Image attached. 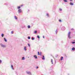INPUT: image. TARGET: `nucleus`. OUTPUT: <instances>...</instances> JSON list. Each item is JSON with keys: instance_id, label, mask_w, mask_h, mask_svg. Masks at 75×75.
Instances as JSON below:
<instances>
[{"instance_id": "f03ea898", "label": "nucleus", "mask_w": 75, "mask_h": 75, "mask_svg": "<svg viewBox=\"0 0 75 75\" xmlns=\"http://www.w3.org/2000/svg\"><path fill=\"white\" fill-rule=\"evenodd\" d=\"M70 34H71V32H69V33H68V37L70 39L71 38L70 36Z\"/></svg>"}, {"instance_id": "58836bf2", "label": "nucleus", "mask_w": 75, "mask_h": 75, "mask_svg": "<svg viewBox=\"0 0 75 75\" xmlns=\"http://www.w3.org/2000/svg\"><path fill=\"white\" fill-rule=\"evenodd\" d=\"M75 1V0H74Z\"/></svg>"}, {"instance_id": "9d476101", "label": "nucleus", "mask_w": 75, "mask_h": 75, "mask_svg": "<svg viewBox=\"0 0 75 75\" xmlns=\"http://www.w3.org/2000/svg\"><path fill=\"white\" fill-rule=\"evenodd\" d=\"M14 18L16 20H17V17L16 16H14Z\"/></svg>"}, {"instance_id": "f257e3e1", "label": "nucleus", "mask_w": 75, "mask_h": 75, "mask_svg": "<svg viewBox=\"0 0 75 75\" xmlns=\"http://www.w3.org/2000/svg\"><path fill=\"white\" fill-rule=\"evenodd\" d=\"M0 46H1V47H2V48H6V46L5 45L2 44H0Z\"/></svg>"}, {"instance_id": "4468645a", "label": "nucleus", "mask_w": 75, "mask_h": 75, "mask_svg": "<svg viewBox=\"0 0 75 75\" xmlns=\"http://www.w3.org/2000/svg\"><path fill=\"white\" fill-rule=\"evenodd\" d=\"M63 58H64V57H61L60 59L62 61L63 59Z\"/></svg>"}, {"instance_id": "4c0bfd02", "label": "nucleus", "mask_w": 75, "mask_h": 75, "mask_svg": "<svg viewBox=\"0 0 75 75\" xmlns=\"http://www.w3.org/2000/svg\"><path fill=\"white\" fill-rule=\"evenodd\" d=\"M40 54H41V52H40Z\"/></svg>"}, {"instance_id": "2f4dec72", "label": "nucleus", "mask_w": 75, "mask_h": 75, "mask_svg": "<svg viewBox=\"0 0 75 75\" xmlns=\"http://www.w3.org/2000/svg\"><path fill=\"white\" fill-rule=\"evenodd\" d=\"M23 5H21V7H23Z\"/></svg>"}, {"instance_id": "1a4fd4ad", "label": "nucleus", "mask_w": 75, "mask_h": 75, "mask_svg": "<svg viewBox=\"0 0 75 75\" xmlns=\"http://www.w3.org/2000/svg\"><path fill=\"white\" fill-rule=\"evenodd\" d=\"M70 5H71V6H73L74 5V4H73V3H70Z\"/></svg>"}, {"instance_id": "9b49d317", "label": "nucleus", "mask_w": 75, "mask_h": 75, "mask_svg": "<svg viewBox=\"0 0 75 75\" xmlns=\"http://www.w3.org/2000/svg\"><path fill=\"white\" fill-rule=\"evenodd\" d=\"M75 50V47H73L72 49V51H74Z\"/></svg>"}, {"instance_id": "4be33fe9", "label": "nucleus", "mask_w": 75, "mask_h": 75, "mask_svg": "<svg viewBox=\"0 0 75 75\" xmlns=\"http://www.w3.org/2000/svg\"><path fill=\"white\" fill-rule=\"evenodd\" d=\"M71 43H72V44H74L75 43V42H71Z\"/></svg>"}, {"instance_id": "6ab92c4d", "label": "nucleus", "mask_w": 75, "mask_h": 75, "mask_svg": "<svg viewBox=\"0 0 75 75\" xmlns=\"http://www.w3.org/2000/svg\"><path fill=\"white\" fill-rule=\"evenodd\" d=\"M37 38H38L39 39H40V36H39L38 35L37 36Z\"/></svg>"}, {"instance_id": "6e6552de", "label": "nucleus", "mask_w": 75, "mask_h": 75, "mask_svg": "<svg viewBox=\"0 0 75 75\" xmlns=\"http://www.w3.org/2000/svg\"><path fill=\"white\" fill-rule=\"evenodd\" d=\"M11 67L13 70H14V68H13V65H11Z\"/></svg>"}, {"instance_id": "a878e982", "label": "nucleus", "mask_w": 75, "mask_h": 75, "mask_svg": "<svg viewBox=\"0 0 75 75\" xmlns=\"http://www.w3.org/2000/svg\"><path fill=\"white\" fill-rule=\"evenodd\" d=\"M56 34H57V29L55 31Z\"/></svg>"}, {"instance_id": "c9c22d12", "label": "nucleus", "mask_w": 75, "mask_h": 75, "mask_svg": "<svg viewBox=\"0 0 75 75\" xmlns=\"http://www.w3.org/2000/svg\"><path fill=\"white\" fill-rule=\"evenodd\" d=\"M43 37L44 38L45 37H44V36H43Z\"/></svg>"}, {"instance_id": "c85d7f7f", "label": "nucleus", "mask_w": 75, "mask_h": 75, "mask_svg": "<svg viewBox=\"0 0 75 75\" xmlns=\"http://www.w3.org/2000/svg\"><path fill=\"white\" fill-rule=\"evenodd\" d=\"M60 11H62V9L61 8L59 9Z\"/></svg>"}, {"instance_id": "f3484780", "label": "nucleus", "mask_w": 75, "mask_h": 75, "mask_svg": "<svg viewBox=\"0 0 75 75\" xmlns=\"http://www.w3.org/2000/svg\"><path fill=\"white\" fill-rule=\"evenodd\" d=\"M63 1H64V2H68V1H67V0H63Z\"/></svg>"}, {"instance_id": "bb28decb", "label": "nucleus", "mask_w": 75, "mask_h": 75, "mask_svg": "<svg viewBox=\"0 0 75 75\" xmlns=\"http://www.w3.org/2000/svg\"><path fill=\"white\" fill-rule=\"evenodd\" d=\"M46 15L47 16V17H49V16L48 15V14L47 13L46 14Z\"/></svg>"}, {"instance_id": "ddd939ff", "label": "nucleus", "mask_w": 75, "mask_h": 75, "mask_svg": "<svg viewBox=\"0 0 75 75\" xmlns=\"http://www.w3.org/2000/svg\"><path fill=\"white\" fill-rule=\"evenodd\" d=\"M22 60H24L25 59V58H24V57H23L22 58Z\"/></svg>"}, {"instance_id": "5701e85b", "label": "nucleus", "mask_w": 75, "mask_h": 75, "mask_svg": "<svg viewBox=\"0 0 75 75\" xmlns=\"http://www.w3.org/2000/svg\"><path fill=\"white\" fill-rule=\"evenodd\" d=\"M37 33V30H35V34H36V33Z\"/></svg>"}, {"instance_id": "7ed1b4c3", "label": "nucleus", "mask_w": 75, "mask_h": 75, "mask_svg": "<svg viewBox=\"0 0 75 75\" xmlns=\"http://www.w3.org/2000/svg\"><path fill=\"white\" fill-rule=\"evenodd\" d=\"M26 72L28 74L31 75V72H30V71H26Z\"/></svg>"}, {"instance_id": "423d86ee", "label": "nucleus", "mask_w": 75, "mask_h": 75, "mask_svg": "<svg viewBox=\"0 0 75 75\" xmlns=\"http://www.w3.org/2000/svg\"><path fill=\"white\" fill-rule=\"evenodd\" d=\"M34 58H35V59H37L38 58L37 56L36 55H34Z\"/></svg>"}, {"instance_id": "f8f14e48", "label": "nucleus", "mask_w": 75, "mask_h": 75, "mask_svg": "<svg viewBox=\"0 0 75 75\" xmlns=\"http://www.w3.org/2000/svg\"><path fill=\"white\" fill-rule=\"evenodd\" d=\"M42 59H44V60H45V58L44 57V56H43V57L42 58Z\"/></svg>"}, {"instance_id": "f704fd0d", "label": "nucleus", "mask_w": 75, "mask_h": 75, "mask_svg": "<svg viewBox=\"0 0 75 75\" xmlns=\"http://www.w3.org/2000/svg\"><path fill=\"white\" fill-rule=\"evenodd\" d=\"M1 60H0V63H1Z\"/></svg>"}, {"instance_id": "b1692460", "label": "nucleus", "mask_w": 75, "mask_h": 75, "mask_svg": "<svg viewBox=\"0 0 75 75\" xmlns=\"http://www.w3.org/2000/svg\"><path fill=\"white\" fill-rule=\"evenodd\" d=\"M21 7H20V6H18V9H19Z\"/></svg>"}, {"instance_id": "72a5a7b5", "label": "nucleus", "mask_w": 75, "mask_h": 75, "mask_svg": "<svg viewBox=\"0 0 75 75\" xmlns=\"http://www.w3.org/2000/svg\"><path fill=\"white\" fill-rule=\"evenodd\" d=\"M71 30H74V29L73 28H72V29H71Z\"/></svg>"}, {"instance_id": "0eeeda50", "label": "nucleus", "mask_w": 75, "mask_h": 75, "mask_svg": "<svg viewBox=\"0 0 75 75\" xmlns=\"http://www.w3.org/2000/svg\"><path fill=\"white\" fill-rule=\"evenodd\" d=\"M4 40L5 42H7V39H6V38H4Z\"/></svg>"}, {"instance_id": "a211bd4d", "label": "nucleus", "mask_w": 75, "mask_h": 75, "mask_svg": "<svg viewBox=\"0 0 75 75\" xmlns=\"http://www.w3.org/2000/svg\"><path fill=\"white\" fill-rule=\"evenodd\" d=\"M52 61H53L52 59L51 60V62H52V64H53V62Z\"/></svg>"}, {"instance_id": "20e7f679", "label": "nucleus", "mask_w": 75, "mask_h": 75, "mask_svg": "<svg viewBox=\"0 0 75 75\" xmlns=\"http://www.w3.org/2000/svg\"><path fill=\"white\" fill-rule=\"evenodd\" d=\"M18 13H21V10L19 9L18 10Z\"/></svg>"}, {"instance_id": "412c9836", "label": "nucleus", "mask_w": 75, "mask_h": 75, "mask_svg": "<svg viewBox=\"0 0 75 75\" xmlns=\"http://www.w3.org/2000/svg\"><path fill=\"white\" fill-rule=\"evenodd\" d=\"M28 38L29 40H30V39H31V38H30V36H28Z\"/></svg>"}, {"instance_id": "7c9ffc66", "label": "nucleus", "mask_w": 75, "mask_h": 75, "mask_svg": "<svg viewBox=\"0 0 75 75\" xmlns=\"http://www.w3.org/2000/svg\"><path fill=\"white\" fill-rule=\"evenodd\" d=\"M59 22H61L62 21L61 20H59Z\"/></svg>"}, {"instance_id": "cd10ccee", "label": "nucleus", "mask_w": 75, "mask_h": 75, "mask_svg": "<svg viewBox=\"0 0 75 75\" xmlns=\"http://www.w3.org/2000/svg\"><path fill=\"white\" fill-rule=\"evenodd\" d=\"M38 55H40V53H39V52H38Z\"/></svg>"}, {"instance_id": "aec40b11", "label": "nucleus", "mask_w": 75, "mask_h": 75, "mask_svg": "<svg viewBox=\"0 0 75 75\" xmlns=\"http://www.w3.org/2000/svg\"><path fill=\"white\" fill-rule=\"evenodd\" d=\"M32 40H35V38H34L33 37H32Z\"/></svg>"}, {"instance_id": "39448f33", "label": "nucleus", "mask_w": 75, "mask_h": 75, "mask_svg": "<svg viewBox=\"0 0 75 75\" xmlns=\"http://www.w3.org/2000/svg\"><path fill=\"white\" fill-rule=\"evenodd\" d=\"M24 51H26L27 50V47L24 46Z\"/></svg>"}, {"instance_id": "393cba45", "label": "nucleus", "mask_w": 75, "mask_h": 75, "mask_svg": "<svg viewBox=\"0 0 75 75\" xmlns=\"http://www.w3.org/2000/svg\"><path fill=\"white\" fill-rule=\"evenodd\" d=\"M28 46L29 47H30V44H29V43H28Z\"/></svg>"}, {"instance_id": "473e14b6", "label": "nucleus", "mask_w": 75, "mask_h": 75, "mask_svg": "<svg viewBox=\"0 0 75 75\" xmlns=\"http://www.w3.org/2000/svg\"><path fill=\"white\" fill-rule=\"evenodd\" d=\"M38 67H36V69H38Z\"/></svg>"}, {"instance_id": "c756f323", "label": "nucleus", "mask_w": 75, "mask_h": 75, "mask_svg": "<svg viewBox=\"0 0 75 75\" xmlns=\"http://www.w3.org/2000/svg\"><path fill=\"white\" fill-rule=\"evenodd\" d=\"M11 34H13V31H11Z\"/></svg>"}, {"instance_id": "dca6fc26", "label": "nucleus", "mask_w": 75, "mask_h": 75, "mask_svg": "<svg viewBox=\"0 0 75 75\" xmlns=\"http://www.w3.org/2000/svg\"><path fill=\"white\" fill-rule=\"evenodd\" d=\"M1 36L2 37H4V34H2L1 35Z\"/></svg>"}, {"instance_id": "e433bc0d", "label": "nucleus", "mask_w": 75, "mask_h": 75, "mask_svg": "<svg viewBox=\"0 0 75 75\" xmlns=\"http://www.w3.org/2000/svg\"><path fill=\"white\" fill-rule=\"evenodd\" d=\"M70 1H72V0H70Z\"/></svg>"}, {"instance_id": "2eb2a0df", "label": "nucleus", "mask_w": 75, "mask_h": 75, "mask_svg": "<svg viewBox=\"0 0 75 75\" xmlns=\"http://www.w3.org/2000/svg\"><path fill=\"white\" fill-rule=\"evenodd\" d=\"M28 28H30V25H28Z\"/></svg>"}]
</instances>
